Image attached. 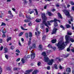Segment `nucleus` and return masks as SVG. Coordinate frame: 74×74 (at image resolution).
<instances>
[{"label": "nucleus", "instance_id": "obj_58", "mask_svg": "<svg viewBox=\"0 0 74 74\" xmlns=\"http://www.w3.org/2000/svg\"><path fill=\"white\" fill-rule=\"evenodd\" d=\"M47 5H45L44 7V9H46V8H47Z\"/></svg>", "mask_w": 74, "mask_h": 74}, {"label": "nucleus", "instance_id": "obj_34", "mask_svg": "<svg viewBox=\"0 0 74 74\" xmlns=\"http://www.w3.org/2000/svg\"><path fill=\"white\" fill-rule=\"evenodd\" d=\"M49 48H52V45H50L49 44L47 46Z\"/></svg>", "mask_w": 74, "mask_h": 74}, {"label": "nucleus", "instance_id": "obj_22", "mask_svg": "<svg viewBox=\"0 0 74 74\" xmlns=\"http://www.w3.org/2000/svg\"><path fill=\"white\" fill-rule=\"evenodd\" d=\"M42 54V55H43V56H44V57L45 56H47L46 55V53L45 52H43Z\"/></svg>", "mask_w": 74, "mask_h": 74}, {"label": "nucleus", "instance_id": "obj_55", "mask_svg": "<svg viewBox=\"0 0 74 74\" xmlns=\"http://www.w3.org/2000/svg\"><path fill=\"white\" fill-rule=\"evenodd\" d=\"M29 12L30 13V14H32V13H33V12H34V11H31L30 12Z\"/></svg>", "mask_w": 74, "mask_h": 74}, {"label": "nucleus", "instance_id": "obj_26", "mask_svg": "<svg viewBox=\"0 0 74 74\" xmlns=\"http://www.w3.org/2000/svg\"><path fill=\"white\" fill-rule=\"evenodd\" d=\"M29 37H32V33L31 32H29Z\"/></svg>", "mask_w": 74, "mask_h": 74}, {"label": "nucleus", "instance_id": "obj_2", "mask_svg": "<svg viewBox=\"0 0 74 74\" xmlns=\"http://www.w3.org/2000/svg\"><path fill=\"white\" fill-rule=\"evenodd\" d=\"M44 61L45 62H49L48 63V64H49V65H52V63L55 62V60L53 59L49 60V59L48 58V57L47 56H46L44 57Z\"/></svg>", "mask_w": 74, "mask_h": 74}, {"label": "nucleus", "instance_id": "obj_6", "mask_svg": "<svg viewBox=\"0 0 74 74\" xmlns=\"http://www.w3.org/2000/svg\"><path fill=\"white\" fill-rule=\"evenodd\" d=\"M58 30V29L54 28H53V30L52 32L51 33L52 34H56V32Z\"/></svg>", "mask_w": 74, "mask_h": 74}, {"label": "nucleus", "instance_id": "obj_23", "mask_svg": "<svg viewBox=\"0 0 74 74\" xmlns=\"http://www.w3.org/2000/svg\"><path fill=\"white\" fill-rule=\"evenodd\" d=\"M36 44H34L32 45V47L34 49V48H36Z\"/></svg>", "mask_w": 74, "mask_h": 74}, {"label": "nucleus", "instance_id": "obj_17", "mask_svg": "<svg viewBox=\"0 0 74 74\" xmlns=\"http://www.w3.org/2000/svg\"><path fill=\"white\" fill-rule=\"evenodd\" d=\"M40 28L42 29H43L44 28V26L43 24H42L40 25Z\"/></svg>", "mask_w": 74, "mask_h": 74}, {"label": "nucleus", "instance_id": "obj_52", "mask_svg": "<svg viewBox=\"0 0 74 74\" xmlns=\"http://www.w3.org/2000/svg\"><path fill=\"white\" fill-rule=\"evenodd\" d=\"M40 64H41V62H38V66H40Z\"/></svg>", "mask_w": 74, "mask_h": 74}, {"label": "nucleus", "instance_id": "obj_57", "mask_svg": "<svg viewBox=\"0 0 74 74\" xmlns=\"http://www.w3.org/2000/svg\"><path fill=\"white\" fill-rule=\"evenodd\" d=\"M53 49V50L54 51H55V49H56V47H52Z\"/></svg>", "mask_w": 74, "mask_h": 74}, {"label": "nucleus", "instance_id": "obj_41", "mask_svg": "<svg viewBox=\"0 0 74 74\" xmlns=\"http://www.w3.org/2000/svg\"><path fill=\"white\" fill-rule=\"evenodd\" d=\"M67 34H68V35H69V36H71V34H72L71 33H70L69 32H67Z\"/></svg>", "mask_w": 74, "mask_h": 74}, {"label": "nucleus", "instance_id": "obj_29", "mask_svg": "<svg viewBox=\"0 0 74 74\" xmlns=\"http://www.w3.org/2000/svg\"><path fill=\"white\" fill-rule=\"evenodd\" d=\"M54 25L55 27H56V26H58V23H57L56 22H55L54 23Z\"/></svg>", "mask_w": 74, "mask_h": 74}, {"label": "nucleus", "instance_id": "obj_28", "mask_svg": "<svg viewBox=\"0 0 74 74\" xmlns=\"http://www.w3.org/2000/svg\"><path fill=\"white\" fill-rule=\"evenodd\" d=\"M29 35H28V34L27 33H26L25 34V36L26 37V38H28V37H29V36H28Z\"/></svg>", "mask_w": 74, "mask_h": 74}, {"label": "nucleus", "instance_id": "obj_38", "mask_svg": "<svg viewBox=\"0 0 74 74\" xmlns=\"http://www.w3.org/2000/svg\"><path fill=\"white\" fill-rule=\"evenodd\" d=\"M10 48L11 49H12V50H13V49H14V46H11L10 47Z\"/></svg>", "mask_w": 74, "mask_h": 74}, {"label": "nucleus", "instance_id": "obj_12", "mask_svg": "<svg viewBox=\"0 0 74 74\" xmlns=\"http://www.w3.org/2000/svg\"><path fill=\"white\" fill-rule=\"evenodd\" d=\"M66 71L68 73H70L71 72V68H68L66 69Z\"/></svg>", "mask_w": 74, "mask_h": 74}, {"label": "nucleus", "instance_id": "obj_46", "mask_svg": "<svg viewBox=\"0 0 74 74\" xmlns=\"http://www.w3.org/2000/svg\"><path fill=\"white\" fill-rule=\"evenodd\" d=\"M18 70V68L16 67H14L13 69V70L14 71L17 70Z\"/></svg>", "mask_w": 74, "mask_h": 74}, {"label": "nucleus", "instance_id": "obj_9", "mask_svg": "<svg viewBox=\"0 0 74 74\" xmlns=\"http://www.w3.org/2000/svg\"><path fill=\"white\" fill-rule=\"evenodd\" d=\"M31 55V59H33L34 58H35V53H33Z\"/></svg>", "mask_w": 74, "mask_h": 74}, {"label": "nucleus", "instance_id": "obj_10", "mask_svg": "<svg viewBox=\"0 0 74 74\" xmlns=\"http://www.w3.org/2000/svg\"><path fill=\"white\" fill-rule=\"evenodd\" d=\"M33 71V70L31 69L30 70H28L26 71V73L27 74H30V72H32Z\"/></svg>", "mask_w": 74, "mask_h": 74}, {"label": "nucleus", "instance_id": "obj_47", "mask_svg": "<svg viewBox=\"0 0 74 74\" xmlns=\"http://www.w3.org/2000/svg\"><path fill=\"white\" fill-rule=\"evenodd\" d=\"M74 18H73V17H71V21H73V19Z\"/></svg>", "mask_w": 74, "mask_h": 74}, {"label": "nucleus", "instance_id": "obj_14", "mask_svg": "<svg viewBox=\"0 0 74 74\" xmlns=\"http://www.w3.org/2000/svg\"><path fill=\"white\" fill-rule=\"evenodd\" d=\"M12 38V37H9L7 39V42H8V41L10 40H11Z\"/></svg>", "mask_w": 74, "mask_h": 74}, {"label": "nucleus", "instance_id": "obj_33", "mask_svg": "<svg viewBox=\"0 0 74 74\" xmlns=\"http://www.w3.org/2000/svg\"><path fill=\"white\" fill-rule=\"evenodd\" d=\"M70 3L72 5H74V2L73 1H71L70 2Z\"/></svg>", "mask_w": 74, "mask_h": 74}, {"label": "nucleus", "instance_id": "obj_30", "mask_svg": "<svg viewBox=\"0 0 74 74\" xmlns=\"http://www.w3.org/2000/svg\"><path fill=\"white\" fill-rule=\"evenodd\" d=\"M66 26L67 28H69L70 27V25L69 24H67Z\"/></svg>", "mask_w": 74, "mask_h": 74}, {"label": "nucleus", "instance_id": "obj_7", "mask_svg": "<svg viewBox=\"0 0 74 74\" xmlns=\"http://www.w3.org/2000/svg\"><path fill=\"white\" fill-rule=\"evenodd\" d=\"M36 31L37 32H35V35L36 36H39V34H40V33L38 31V29L37 28H36Z\"/></svg>", "mask_w": 74, "mask_h": 74}, {"label": "nucleus", "instance_id": "obj_13", "mask_svg": "<svg viewBox=\"0 0 74 74\" xmlns=\"http://www.w3.org/2000/svg\"><path fill=\"white\" fill-rule=\"evenodd\" d=\"M8 14H10L11 15H12V16H11V18H13V17H14L13 15H12V14L11 13V11H8Z\"/></svg>", "mask_w": 74, "mask_h": 74}, {"label": "nucleus", "instance_id": "obj_62", "mask_svg": "<svg viewBox=\"0 0 74 74\" xmlns=\"http://www.w3.org/2000/svg\"><path fill=\"white\" fill-rule=\"evenodd\" d=\"M7 70H11V69H10V67H8L7 68Z\"/></svg>", "mask_w": 74, "mask_h": 74}, {"label": "nucleus", "instance_id": "obj_40", "mask_svg": "<svg viewBox=\"0 0 74 74\" xmlns=\"http://www.w3.org/2000/svg\"><path fill=\"white\" fill-rule=\"evenodd\" d=\"M54 68L55 69H58V67H57V65L56 64L54 65Z\"/></svg>", "mask_w": 74, "mask_h": 74}, {"label": "nucleus", "instance_id": "obj_45", "mask_svg": "<svg viewBox=\"0 0 74 74\" xmlns=\"http://www.w3.org/2000/svg\"><path fill=\"white\" fill-rule=\"evenodd\" d=\"M32 23L30 22L28 23V26H32Z\"/></svg>", "mask_w": 74, "mask_h": 74}, {"label": "nucleus", "instance_id": "obj_25", "mask_svg": "<svg viewBox=\"0 0 74 74\" xmlns=\"http://www.w3.org/2000/svg\"><path fill=\"white\" fill-rule=\"evenodd\" d=\"M5 57L6 58V59H8V55H6V54H5Z\"/></svg>", "mask_w": 74, "mask_h": 74}, {"label": "nucleus", "instance_id": "obj_19", "mask_svg": "<svg viewBox=\"0 0 74 74\" xmlns=\"http://www.w3.org/2000/svg\"><path fill=\"white\" fill-rule=\"evenodd\" d=\"M58 15L60 18H62V15H61V14H60L59 13H58Z\"/></svg>", "mask_w": 74, "mask_h": 74}, {"label": "nucleus", "instance_id": "obj_5", "mask_svg": "<svg viewBox=\"0 0 74 74\" xmlns=\"http://www.w3.org/2000/svg\"><path fill=\"white\" fill-rule=\"evenodd\" d=\"M26 18H28L27 20L25 19L24 20V22L26 23L29 22L30 21V19H34V18H32L31 17H30V16H29L28 17H27V16H26Z\"/></svg>", "mask_w": 74, "mask_h": 74}, {"label": "nucleus", "instance_id": "obj_54", "mask_svg": "<svg viewBox=\"0 0 74 74\" xmlns=\"http://www.w3.org/2000/svg\"><path fill=\"white\" fill-rule=\"evenodd\" d=\"M5 34H3V35H2V37H3V38H5Z\"/></svg>", "mask_w": 74, "mask_h": 74}, {"label": "nucleus", "instance_id": "obj_18", "mask_svg": "<svg viewBox=\"0 0 74 74\" xmlns=\"http://www.w3.org/2000/svg\"><path fill=\"white\" fill-rule=\"evenodd\" d=\"M51 42L52 43H55L56 42V39H53L52 41Z\"/></svg>", "mask_w": 74, "mask_h": 74}, {"label": "nucleus", "instance_id": "obj_15", "mask_svg": "<svg viewBox=\"0 0 74 74\" xmlns=\"http://www.w3.org/2000/svg\"><path fill=\"white\" fill-rule=\"evenodd\" d=\"M38 72V71L37 70H35L32 73V74H36Z\"/></svg>", "mask_w": 74, "mask_h": 74}, {"label": "nucleus", "instance_id": "obj_53", "mask_svg": "<svg viewBox=\"0 0 74 74\" xmlns=\"http://www.w3.org/2000/svg\"><path fill=\"white\" fill-rule=\"evenodd\" d=\"M46 32L47 33L48 32H49V30H48V28H47L46 29Z\"/></svg>", "mask_w": 74, "mask_h": 74}, {"label": "nucleus", "instance_id": "obj_51", "mask_svg": "<svg viewBox=\"0 0 74 74\" xmlns=\"http://www.w3.org/2000/svg\"><path fill=\"white\" fill-rule=\"evenodd\" d=\"M3 46H1V47H0V51H1L2 50H3Z\"/></svg>", "mask_w": 74, "mask_h": 74}, {"label": "nucleus", "instance_id": "obj_56", "mask_svg": "<svg viewBox=\"0 0 74 74\" xmlns=\"http://www.w3.org/2000/svg\"><path fill=\"white\" fill-rule=\"evenodd\" d=\"M20 60V58H19L16 60V62H18Z\"/></svg>", "mask_w": 74, "mask_h": 74}, {"label": "nucleus", "instance_id": "obj_32", "mask_svg": "<svg viewBox=\"0 0 74 74\" xmlns=\"http://www.w3.org/2000/svg\"><path fill=\"white\" fill-rule=\"evenodd\" d=\"M45 38H46V36L45 35L42 37V39L43 40H45Z\"/></svg>", "mask_w": 74, "mask_h": 74}, {"label": "nucleus", "instance_id": "obj_35", "mask_svg": "<svg viewBox=\"0 0 74 74\" xmlns=\"http://www.w3.org/2000/svg\"><path fill=\"white\" fill-rule=\"evenodd\" d=\"M6 25V24L5 23L3 22L1 23V26H5Z\"/></svg>", "mask_w": 74, "mask_h": 74}, {"label": "nucleus", "instance_id": "obj_1", "mask_svg": "<svg viewBox=\"0 0 74 74\" xmlns=\"http://www.w3.org/2000/svg\"><path fill=\"white\" fill-rule=\"evenodd\" d=\"M65 38L66 41L65 43L63 41L61 40L58 43L56 44L55 45L57 46L59 50H62L63 49L65 48L66 45L67 44H69L70 41L72 42H74V38H71L70 40H69V39H70V36L68 35L65 36Z\"/></svg>", "mask_w": 74, "mask_h": 74}, {"label": "nucleus", "instance_id": "obj_59", "mask_svg": "<svg viewBox=\"0 0 74 74\" xmlns=\"http://www.w3.org/2000/svg\"><path fill=\"white\" fill-rule=\"evenodd\" d=\"M71 51L72 52L74 53V48L72 49Z\"/></svg>", "mask_w": 74, "mask_h": 74}, {"label": "nucleus", "instance_id": "obj_61", "mask_svg": "<svg viewBox=\"0 0 74 74\" xmlns=\"http://www.w3.org/2000/svg\"><path fill=\"white\" fill-rule=\"evenodd\" d=\"M59 68L60 69H63V67L61 65H60Z\"/></svg>", "mask_w": 74, "mask_h": 74}, {"label": "nucleus", "instance_id": "obj_31", "mask_svg": "<svg viewBox=\"0 0 74 74\" xmlns=\"http://www.w3.org/2000/svg\"><path fill=\"white\" fill-rule=\"evenodd\" d=\"M48 15H49V16H52V13H51L50 12H48Z\"/></svg>", "mask_w": 74, "mask_h": 74}, {"label": "nucleus", "instance_id": "obj_50", "mask_svg": "<svg viewBox=\"0 0 74 74\" xmlns=\"http://www.w3.org/2000/svg\"><path fill=\"white\" fill-rule=\"evenodd\" d=\"M12 16V15H11L10 16H8V18H13V17H11Z\"/></svg>", "mask_w": 74, "mask_h": 74}, {"label": "nucleus", "instance_id": "obj_27", "mask_svg": "<svg viewBox=\"0 0 74 74\" xmlns=\"http://www.w3.org/2000/svg\"><path fill=\"white\" fill-rule=\"evenodd\" d=\"M21 29H22V30H27V29H25L24 28H23V27L22 26L21 27Z\"/></svg>", "mask_w": 74, "mask_h": 74}, {"label": "nucleus", "instance_id": "obj_3", "mask_svg": "<svg viewBox=\"0 0 74 74\" xmlns=\"http://www.w3.org/2000/svg\"><path fill=\"white\" fill-rule=\"evenodd\" d=\"M42 18L43 19V22L42 23L43 24H44L47 27H48V25L47 24V23L46 22V21H47V17L45 16V13H42L41 14Z\"/></svg>", "mask_w": 74, "mask_h": 74}, {"label": "nucleus", "instance_id": "obj_11", "mask_svg": "<svg viewBox=\"0 0 74 74\" xmlns=\"http://www.w3.org/2000/svg\"><path fill=\"white\" fill-rule=\"evenodd\" d=\"M53 20H51L50 21H48L47 23H48V25H51V23H52V22H53Z\"/></svg>", "mask_w": 74, "mask_h": 74}, {"label": "nucleus", "instance_id": "obj_63", "mask_svg": "<svg viewBox=\"0 0 74 74\" xmlns=\"http://www.w3.org/2000/svg\"><path fill=\"white\" fill-rule=\"evenodd\" d=\"M33 48V47L32 46H29V49H32Z\"/></svg>", "mask_w": 74, "mask_h": 74}, {"label": "nucleus", "instance_id": "obj_37", "mask_svg": "<svg viewBox=\"0 0 74 74\" xmlns=\"http://www.w3.org/2000/svg\"><path fill=\"white\" fill-rule=\"evenodd\" d=\"M21 61L22 62L23 64L25 63V60H24V59H22Z\"/></svg>", "mask_w": 74, "mask_h": 74}, {"label": "nucleus", "instance_id": "obj_24", "mask_svg": "<svg viewBox=\"0 0 74 74\" xmlns=\"http://www.w3.org/2000/svg\"><path fill=\"white\" fill-rule=\"evenodd\" d=\"M24 33V32H22L20 33V34L18 35V36H19V37H20L21 36H22V35Z\"/></svg>", "mask_w": 74, "mask_h": 74}, {"label": "nucleus", "instance_id": "obj_48", "mask_svg": "<svg viewBox=\"0 0 74 74\" xmlns=\"http://www.w3.org/2000/svg\"><path fill=\"white\" fill-rule=\"evenodd\" d=\"M60 27H61V28H62V29H64V27H63V26L62 25H61L60 26Z\"/></svg>", "mask_w": 74, "mask_h": 74}, {"label": "nucleus", "instance_id": "obj_20", "mask_svg": "<svg viewBox=\"0 0 74 74\" xmlns=\"http://www.w3.org/2000/svg\"><path fill=\"white\" fill-rule=\"evenodd\" d=\"M4 50L5 51V53H7L8 52V49L5 48H4Z\"/></svg>", "mask_w": 74, "mask_h": 74}, {"label": "nucleus", "instance_id": "obj_49", "mask_svg": "<svg viewBox=\"0 0 74 74\" xmlns=\"http://www.w3.org/2000/svg\"><path fill=\"white\" fill-rule=\"evenodd\" d=\"M16 52H18V53H20V51H19V50H16Z\"/></svg>", "mask_w": 74, "mask_h": 74}, {"label": "nucleus", "instance_id": "obj_39", "mask_svg": "<svg viewBox=\"0 0 74 74\" xmlns=\"http://www.w3.org/2000/svg\"><path fill=\"white\" fill-rule=\"evenodd\" d=\"M28 45H30L31 44V41L29 40V41H28Z\"/></svg>", "mask_w": 74, "mask_h": 74}, {"label": "nucleus", "instance_id": "obj_60", "mask_svg": "<svg viewBox=\"0 0 74 74\" xmlns=\"http://www.w3.org/2000/svg\"><path fill=\"white\" fill-rule=\"evenodd\" d=\"M47 70H50V66H48L47 68Z\"/></svg>", "mask_w": 74, "mask_h": 74}, {"label": "nucleus", "instance_id": "obj_42", "mask_svg": "<svg viewBox=\"0 0 74 74\" xmlns=\"http://www.w3.org/2000/svg\"><path fill=\"white\" fill-rule=\"evenodd\" d=\"M34 10L35 11L36 15H38V12L37 11V9H35Z\"/></svg>", "mask_w": 74, "mask_h": 74}, {"label": "nucleus", "instance_id": "obj_36", "mask_svg": "<svg viewBox=\"0 0 74 74\" xmlns=\"http://www.w3.org/2000/svg\"><path fill=\"white\" fill-rule=\"evenodd\" d=\"M19 16L20 17H21V16H23V14H22V13H20L19 14Z\"/></svg>", "mask_w": 74, "mask_h": 74}, {"label": "nucleus", "instance_id": "obj_4", "mask_svg": "<svg viewBox=\"0 0 74 74\" xmlns=\"http://www.w3.org/2000/svg\"><path fill=\"white\" fill-rule=\"evenodd\" d=\"M63 12H64L65 15L67 17H68V18L71 17V16H70V12H69V11L67 10H64Z\"/></svg>", "mask_w": 74, "mask_h": 74}, {"label": "nucleus", "instance_id": "obj_44", "mask_svg": "<svg viewBox=\"0 0 74 74\" xmlns=\"http://www.w3.org/2000/svg\"><path fill=\"white\" fill-rule=\"evenodd\" d=\"M70 51V47H69V48H67V51L68 52H69Z\"/></svg>", "mask_w": 74, "mask_h": 74}, {"label": "nucleus", "instance_id": "obj_8", "mask_svg": "<svg viewBox=\"0 0 74 74\" xmlns=\"http://www.w3.org/2000/svg\"><path fill=\"white\" fill-rule=\"evenodd\" d=\"M38 49L40 51H42V46L41 45H39L38 47Z\"/></svg>", "mask_w": 74, "mask_h": 74}, {"label": "nucleus", "instance_id": "obj_16", "mask_svg": "<svg viewBox=\"0 0 74 74\" xmlns=\"http://www.w3.org/2000/svg\"><path fill=\"white\" fill-rule=\"evenodd\" d=\"M41 19H39L38 18H37L36 19V20L35 21L36 22H40L41 21Z\"/></svg>", "mask_w": 74, "mask_h": 74}, {"label": "nucleus", "instance_id": "obj_64", "mask_svg": "<svg viewBox=\"0 0 74 74\" xmlns=\"http://www.w3.org/2000/svg\"><path fill=\"white\" fill-rule=\"evenodd\" d=\"M72 10H73V11H74V6H73L72 7Z\"/></svg>", "mask_w": 74, "mask_h": 74}, {"label": "nucleus", "instance_id": "obj_43", "mask_svg": "<svg viewBox=\"0 0 74 74\" xmlns=\"http://www.w3.org/2000/svg\"><path fill=\"white\" fill-rule=\"evenodd\" d=\"M31 56H32V55H28L27 56V58H31Z\"/></svg>", "mask_w": 74, "mask_h": 74}, {"label": "nucleus", "instance_id": "obj_21", "mask_svg": "<svg viewBox=\"0 0 74 74\" xmlns=\"http://www.w3.org/2000/svg\"><path fill=\"white\" fill-rule=\"evenodd\" d=\"M53 22H56V21H58V22H59L60 23V21H59V20H57V19L56 18H55L53 20Z\"/></svg>", "mask_w": 74, "mask_h": 74}]
</instances>
